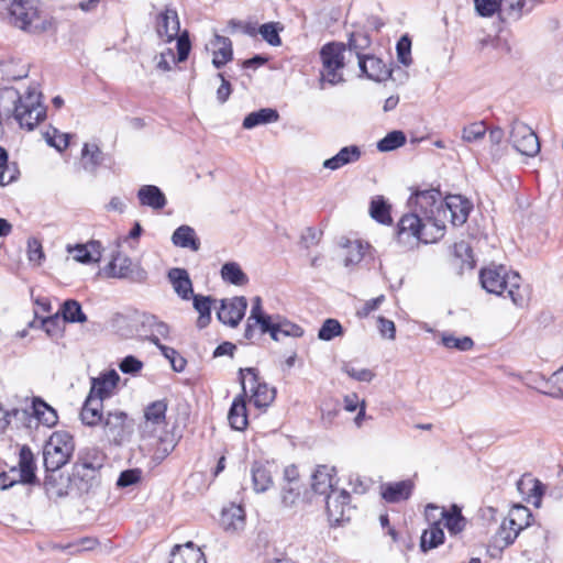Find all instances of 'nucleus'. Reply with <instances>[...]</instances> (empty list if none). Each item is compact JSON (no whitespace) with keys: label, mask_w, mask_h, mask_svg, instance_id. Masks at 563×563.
<instances>
[{"label":"nucleus","mask_w":563,"mask_h":563,"mask_svg":"<svg viewBox=\"0 0 563 563\" xmlns=\"http://www.w3.org/2000/svg\"><path fill=\"white\" fill-rule=\"evenodd\" d=\"M119 379L120 376L114 369L106 372L99 377L92 378L89 395L101 400L109 398L115 389Z\"/></svg>","instance_id":"6ab92c4d"},{"label":"nucleus","mask_w":563,"mask_h":563,"mask_svg":"<svg viewBox=\"0 0 563 563\" xmlns=\"http://www.w3.org/2000/svg\"><path fill=\"white\" fill-rule=\"evenodd\" d=\"M246 308L247 301L243 296L222 299L217 316L223 324L234 328L243 319Z\"/></svg>","instance_id":"4468645a"},{"label":"nucleus","mask_w":563,"mask_h":563,"mask_svg":"<svg viewBox=\"0 0 563 563\" xmlns=\"http://www.w3.org/2000/svg\"><path fill=\"white\" fill-rule=\"evenodd\" d=\"M278 119L279 114L277 110L272 108H263L257 111L249 113L244 118L242 125L244 129L250 130L257 125L277 122Z\"/></svg>","instance_id":"4c0bfd02"},{"label":"nucleus","mask_w":563,"mask_h":563,"mask_svg":"<svg viewBox=\"0 0 563 563\" xmlns=\"http://www.w3.org/2000/svg\"><path fill=\"white\" fill-rule=\"evenodd\" d=\"M167 278L175 292L184 300H188L194 295L192 283L188 272L185 268L174 267L167 273Z\"/></svg>","instance_id":"5701e85b"},{"label":"nucleus","mask_w":563,"mask_h":563,"mask_svg":"<svg viewBox=\"0 0 563 563\" xmlns=\"http://www.w3.org/2000/svg\"><path fill=\"white\" fill-rule=\"evenodd\" d=\"M75 450L71 434L66 431H55L45 442L43 460L46 472H56L68 463Z\"/></svg>","instance_id":"423d86ee"},{"label":"nucleus","mask_w":563,"mask_h":563,"mask_svg":"<svg viewBox=\"0 0 563 563\" xmlns=\"http://www.w3.org/2000/svg\"><path fill=\"white\" fill-rule=\"evenodd\" d=\"M268 323L261 332L268 333L274 341H280L287 336L300 338L303 335V329L300 325L279 314L272 316Z\"/></svg>","instance_id":"2eb2a0df"},{"label":"nucleus","mask_w":563,"mask_h":563,"mask_svg":"<svg viewBox=\"0 0 563 563\" xmlns=\"http://www.w3.org/2000/svg\"><path fill=\"white\" fill-rule=\"evenodd\" d=\"M168 563H206L205 554L194 542L176 544L170 552Z\"/></svg>","instance_id":"4be33fe9"},{"label":"nucleus","mask_w":563,"mask_h":563,"mask_svg":"<svg viewBox=\"0 0 563 563\" xmlns=\"http://www.w3.org/2000/svg\"><path fill=\"white\" fill-rule=\"evenodd\" d=\"M441 344L449 350H456L461 352L471 351L474 347V341L472 338H457L449 332H443L441 334Z\"/></svg>","instance_id":"09e8293b"},{"label":"nucleus","mask_w":563,"mask_h":563,"mask_svg":"<svg viewBox=\"0 0 563 563\" xmlns=\"http://www.w3.org/2000/svg\"><path fill=\"white\" fill-rule=\"evenodd\" d=\"M44 479V488L49 498H62L68 495V483L70 478H65L55 472H47Z\"/></svg>","instance_id":"f704fd0d"},{"label":"nucleus","mask_w":563,"mask_h":563,"mask_svg":"<svg viewBox=\"0 0 563 563\" xmlns=\"http://www.w3.org/2000/svg\"><path fill=\"white\" fill-rule=\"evenodd\" d=\"M301 493L300 484L284 485L282 488V503L285 507H292L297 504Z\"/></svg>","instance_id":"0e129e2a"},{"label":"nucleus","mask_w":563,"mask_h":563,"mask_svg":"<svg viewBox=\"0 0 563 563\" xmlns=\"http://www.w3.org/2000/svg\"><path fill=\"white\" fill-rule=\"evenodd\" d=\"M341 369L349 377L357 382H371L375 374L368 368H356L350 362H343Z\"/></svg>","instance_id":"4d7b16f0"},{"label":"nucleus","mask_w":563,"mask_h":563,"mask_svg":"<svg viewBox=\"0 0 563 563\" xmlns=\"http://www.w3.org/2000/svg\"><path fill=\"white\" fill-rule=\"evenodd\" d=\"M246 387H245V380L242 379V394L236 396L232 405L230 407L229 413H228V420L232 429L236 431H243L249 423L247 420V411H246V402H245V396H246Z\"/></svg>","instance_id":"f3484780"},{"label":"nucleus","mask_w":563,"mask_h":563,"mask_svg":"<svg viewBox=\"0 0 563 563\" xmlns=\"http://www.w3.org/2000/svg\"><path fill=\"white\" fill-rule=\"evenodd\" d=\"M343 334V328L336 319H327L318 331V338L322 341H331Z\"/></svg>","instance_id":"864d4df0"},{"label":"nucleus","mask_w":563,"mask_h":563,"mask_svg":"<svg viewBox=\"0 0 563 563\" xmlns=\"http://www.w3.org/2000/svg\"><path fill=\"white\" fill-rule=\"evenodd\" d=\"M0 15L31 34H41L52 27V22L40 9V0H0Z\"/></svg>","instance_id":"39448f33"},{"label":"nucleus","mask_w":563,"mask_h":563,"mask_svg":"<svg viewBox=\"0 0 563 563\" xmlns=\"http://www.w3.org/2000/svg\"><path fill=\"white\" fill-rule=\"evenodd\" d=\"M397 59L400 64L408 67L412 64L411 57V40L405 34L402 35L396 45Z\"/></svg>","instance_id":"6e6d98bb"},{"label":"nucleus","mask_w":563,"mask_h":563,"mask_svg":"<svg viewBox=\"0 0 563 563\" xmlns=\"http://www.w3.org/2000/svg\"><path fill=\"white\" fill-rule=\"evenodd\" d=\"M405 143L406 135L404 132L391 131L377 143V150L379 152H390L402 146Z\"/></svg>","instance_id":"603ef678"},{"label":"nucleus","mask_w":563,"mask_h":563,"mask_svg":"<svg viewBox=\"0 0 563 563\" xmlns=\"http://www.w3.org/2000/svg\"><path fill=\"white\" fill-rule=\"evenodd\" d=\"M361 156L362 152L357 145L344 146L334 156L325 159L322 166L330 170H338L345 165L356 163Z\"/></svg>","instance_id":"b1692460"},{"label":"nucleus","mask_w":563,"mask_h":563,"mask_svg":"<svg viewBox=\"0 0 563 563\" xmlns=\"http://www.w3.org/2000/svg\"><path fill=\"white\" fill-rule=\"evenodd\" d=\"M102 401L97 397L88 395L80 411V419L84 424L95 427L103 421Z\"/></svg>","instance_id":"c85d7f7f"},{"label":"nucleus","mask_w":563,"mask_h":563,"mask_svg":"<svg viewBox=\"0 0 563 563\" xmlns=\"http://www.w3.org/2000/svg\"><path fill=\"white\" fill-rule=\"evenodd\" d=\"M221 523L225 530L236 531L244 527L245 511L242 506L231 504L221 514Z\"/></svg>","instance_id":"c9c22d12"},{"label":"nucleus","mask_w":563,"mask_h":563,"mask_svg":"<svg viewBox=\"0 0 563 563\" xmlns=\"http://www.w3.org/2000/svg\"><path fill=\"white\" fill-rule=\"evenodd\" d=\"M272 316L263 312L261 297H255L252 302L251 313L249 320L254 321V324H258L261 331L266 328L269 323Z\"/></svg>","instance_id":"13d9d810"},{"label":"nucleus","mask_w":563,"mask_h":563,"mask_svg":"<svg viewBox=\"0 0 563 563\" xmlns=\"http://www.w3.org/2000/svg\"><path fill=\"white\" fill-rule=\"evenodd\" d=\"M35 460L31 449L23 445L19 452V482L24 484L34 483L35 476Z\"/></svg>","instance_id":"c756f323"},{"label":"nucleus","mask_w":563,"mask_h":563,"mask_svg":"<svg viewBox=\"0 0 563 563\" xmlns=\"http://www.w3.org/2000/svg\"><path fill=\"white\" fill-rule=\"evenodd\" d=\"M482 287L489 294L510 298L517 307H525L529 301L530 290L517 272L508 269L505 265L490 264L479 272Z\"/></svg>","instance_id":"20e7f679"},{"label":"nucleus","mask_w":563,"mask_h":563,"mask_svg":"<svg viewBox=\"0 0 563 563\" xmlns=\"http://www.w3.org/2000/svg\"><path fill=\"white\" fill-rule=\"evenodd\" d=\"M441 203L439 189L415 190L408 199L411 212L402 216L398 223L397 242L413 247L419 242L434 243L443 238V222L437 214Z\"/></svg>","instance_id":"f257e3e1"},{"label":"nucleus","mask_w":563,"mask_h":563,"mask_svg":"<svg viewBox=\"0 0 563 563\" xmlns=\"http://www.w3.org/2000/svg\"><path fill=\"white\" fill-rule=\"evenodd\" d=\"M358 66L361 71L374 81H384L391 75L390 69L383 60L372 55L360 56Z\"/></svg>","instance_id":"a211bd4d"},{"label":"nucleus","mask_w":563,"mask_h":563,"mask_svg":"<svg viewBox=\"0 0 563 563\" xmlns=\"http://www.w3.org/2000/svg\"><path fill=\"white\" fill-rule=\"evenodd\" d=\"M272 465L255 462L252 465V482L256 493H264L273 485Z\"/></svg>","instance_id":"473e14b6"},{"label":"nucleus","mask_w":563,"mask_h":563,"mask_svg":"<svg viewBox=\"0 0 563 563\" xmlns=\"http://www.w3.org/2000/svg\"><path fill=\"white\" fill-rule=\"evenodd\" d=\"M27 258L37 266H40L45 258L43 246L35 238H31L27 241Z\"/></svg>","instance_id":"69168bd1"},{"label":"nucleus","mask_w":563,"mask_h":563,"mask_svg":"<svg viewBox=\"0 0 563 563\" xmlns=\"http://www.w3.org/2000/svg\"><path fill=\"white\" fill-rule=\"evenodd\" d=\"M103 162V153L97 144L85 143L81 151V165L85 170L96 173Z\"/></svg>","instance_id":"ea45409f"},{"label":"nucleus","mask_w":563,"mask_h":563,"mask_svg":"<svg viewBox=\"0 0 563 563\" xmlns=\"http://www.w3.org/2000/svg\"><path fill=\"white\" fill-rule=\"evenodd\" d=\"M172 242L175 246L189 249L194 252H197L200 247V241L197 238L195 230L186 224L178 227L174 231Z\"/></svg>","instance_id":"72a5a7b5"},{"label":"nucleus","mask_w":563,"mask_h":563,"mask_svg":"<svg viewBox=\"0 0 563 563\" xmlns=\"http://www.w3.org/2000/svg\"><path fill=\"white\" fill-rule=\"evenodd\" d=\"M371 45V37L363 32L352 33L349 38V47L354 51L357 58L365 56L362 52L368 48Z\"/></svg>","instance_id":"052dcab7"},{"label":"nucleus","mask_w":563,"mask_h":563,"mask_svg":"<svg viewBox=\"0 0 563 563\" xmlns=\"http://www.w3.org/2000/svg\"><path fill=\"white\" fill-rule=\"evenodd\" d=\"M509 140L514 148L526 156H536L540 152V142L533 130L526 123L515 120L511 123Z\"/></svg>","instance_id":"9d476101"},{"label":"nucleus","mask_w":563,"mask_h":563,"mask_svg":"<svg viewBox=\"0 0 563 563\" xmlns=\"http://www.w3.org/2000/svg\"><path fill=\"white\" fill-rule=\"evenodd\" d=\"M221 278L235 286H244L247 284V275L242 271L240 264L236 262L224 263L221 267Z\"/></svg>","instance_id":"37998d69"},{"label":"nucleus","mask_w":563,"mask_h":563,"mask_svg":"<svg viewBox=\"0 0 563 563\" xmlns=\"http://www.w3.org/2000/svg\"><path fill=\"white\" fill-rule=\"evenodd\" d=\"M45 140L48 145L55 147L58 152L66 150L69 145V135L60 133L56 129H53L51 132H46Z\"/></svg>","instance_id":"680f3d73"},{"label":"nucleus","mask_w":563,"mask_h":563,"mask_svg":"<svg viewBox=\"0 0 563 563\" xmlns=\"http://www.w3.org/2000/svg\"><path fill=\"white\" fill-rule=\"evenodd\" d=\"M60 312L65 322L84 323L87 321V317L82 312L81 306L77 300H66L60 308Z\"/></svg>","instance_id":"de8ad7c7"},{"label":"nucleus","mask_w":563,"mask_h":563,"mask_svg":"<svg viewBox=\"0 0 563 563\" xmlns=\"http://www.w3.org/2000/svg\"><path fill=\"white\" fill-rule=\"evenodd\" d=\"M472 207L471 201L461 195H449L444 200L442 199L441 207H439L437 214L442 219L443 233L445 232L448 220H450L454 227L464 224Z\"/></svg>","instance_id":"6e6552de"},{"label":"nucleus","mask_w":563,"mask_h":563,"mask_svg":"<svg viewBox=\"0 0 563 563\" xmlns=\"http://www.w3.org/2000/svg\"><path fill=\"white\" fill-rule=\"evenodd\" d=\"M413 482L405 479L394 483H384L380 485V496L389 504H397L409 499L413 490Z\"/></svg>","instance_id":"dca6fc26"},{"label":"nucleus","mask_w":563,"mask_h":563,"mask_svg":"<svg viewBox=\"0 0 563 563\" xmlns=\"http://www.w3.org/2000/svg\"><path fill=\"white\" fill-rule=\"evenodd\" d=\"M176 38H177V53H178L177 60L184 62L187 59L189 52H190V47H191L188 32L185 31L184 33L178 35Z\"/></svg>","instance_id":"774afa93"},{"label":"nucleus","mask_w":563,"mask_h":563,"mask_svg":"<svg viewBox=\"0 0 563 563\" xmlns=\"http://www.w3.org/2000/svg\"><path fill=\"white\" fill-rule=\"evenodd\" d=\"M70 482L77 487L81 494H88L100 483V471L95 467L90 470H74Z\"/></svg>","instance_id":"cd10ccee"},{"label":"nucleus","mask_w":563,"mask_h":563,"mask_svg":"<svg viewBox=\"0 0 563 563\" xmlns=\"http://www.w3.org/2000/svg\"><path fill=\"white\" fill-rule=\"evenodd\" d=\"M278 23H265L260 27V34L272 46H279L282 40L279 37Z\"/></svg>","instance_id":"e2e57ef3"},{"label":"nucleus","mask_w":563,"mask_h":563,"mask_svg":"<svg viewBox=\"0 0 563 563\" xmlns=\"http://www.w3.org/2000/svg\"><path fill=\"white\" fill-rule=\"evenodd\" d=\"M212 48V64L216 68H221L232 59V43L229 37L216 34L210 42Z\"/></svg>","instance_id":"bb28decb"},{"label":"nucleus","mask_w":563,"mask_h":563,"mask_svg":"<svg viewBox=\"0 0 563 563\" xmlns=\"http://www.w3.org/2000/svg\"><path fill=\"white\" fill-rule=\"evenodd\" d=\"M69 254H73L74 261L81 264L98 263L101 260V244L99 241H90L87 244L67 245Z\"/></svg>","instance_id":"aec40b11"},{"label":"nucleus","mask_w":563,"mask_h":563,"mask_svg":"<svg viewBox=\"0 0 563 563\" xmlns=\"http://www.w3.org/2000/svg\"><path fill=\"white\" fill-rule=\"evenodd\" d=\"M101 466L102 457L96 450H91L85 453H80L73 468L88 471L91 467H95L96 471H100Z\"/></svg>","instance_id":"3c124183"},{"label":"nucleus","mask_w":563,"mask_h":563,"mask_svg":"<svg viewBox=\"0 0 563 563\" xmlns=\"http://www.w3.org/2000/svg\"><path fill=\"white\" fill-rule=\"evenodd\" d=\"M167 401L155 400L144 408V419L140 423L141 449L162 462L177 445L175 435L166 430Z\"/></svg>","instance_id":"f03ea898"},{"label":"nucleus","mask_w":563,"mask_h":563,"mask_svg":"<svg viewBox=\"0 0 563 563\" xmlns=\"http://www.w3.org/2000/svg\"><path fill=\"white\" fill-rule=\"evenodd\" d=\"M517 488L526 501L531 503L536 507H540L545 487L538 478L523 475L518 481Z\"/></svg>","instance_id":"412c9836"},{"label":"nucleus","mask_w":563,"mask_h":563,"mask_svg":"<svg viewBox=\"0 0 563 563\" xmlns=\"http://www.w3.org/2000/svg\"><path fill=\"white\" fill-rule=\"evenodd\" d=\"M32 409L34 416L41 423L47 427H54L57 423L58 416L56 410L41 398L33 399Z\"/></svg>","instance_id":"79ce46f5"},{"label":"nucleus","mask_w":563,"mask_h":563,"mask_svg":"<svg viewBox=\"0 0 563 563\" xmlns=\"http://www.w3.org/2000/svg\"><path fill=\"white\" fill-rule=\"evenodd\" d=\"M27 66L21 64L14 57H4L0 59V74L8 80H18L27 76Z\"/></svg>","instance_id":"58836bf2"},{"label":"nucleus","mask_w":563,"mask_h":563,"mask_svg":"<svg viewBox=\"0 0 563 563\" xmlns=\"http://www.w3.org/2000/svg\"><path fill=\"white\" fill-rule=\"evenodd\" d=\"M180 22L175 10L167 9L158 18L157 33L165 37L166 42H172L179 35Z\"/></svg>","instance_id":"393cba45"},{"label":"nucleus","mask_w":563,"mask_h":563,"mask_svg":"<svg viewBox=\"0 0 563 563\" xmlns=\"http://www.w3.org/2000/svg\"><path fill=\"white\" fill-rule=\"evenodd\" d=\"M476 13L482 18H492L496 12L501 15L499 0H474Z\"/></svg>","instance_id":"bf43d9fd"},{"label":"nucleus","mask_w":563,"mask_h":563,"mask_svg":"<svg viewBox=\"0 0 563 563\" xmlns=\"http://www.w3.org/2000/svg\"><path fill=\"white\" fill-rule=\"evenodd\" d=\"M367 247L368 244H364L362 241H347L346 244L343 245L344 265L346 267L357 265L363 260Z\"/></svg>","instance_id":"c03bdc74"},{"label":"nucleus","mask_w":563,"mask_h":563,"mask_svg":"<svg viewBox=\"0 0 563 563\" xmlns=\"http://www.w3.org/2000/svg\"><path fill=\"white\" fill-rule=\"evenodd\" d=\"M106 271L109 277L129 279L133 283H144L147 279L144 268L120 254L113 256Z\"/></svg>","instance_id":"9b49d317"},{"label":"nucleus","mask_w":563,"mask_h":563,"mask_svg":"<svg viewBox=\"0 0 563 563\" xmlns=\"http://www.w3.org/2000/svg\"><path fill=\"white\" fill-rule=\"evenodd\" d=\"M487 128L484 121L473 122L462 130V140L466 143L477 142L484 139Z\"/></svg>","instance_id":"5fc2aeb1"},{"label":"nucleus","mask_w":563,"mask_h":563,"mask_svg":"<svg viewBox=\"0 0 563 563\" xmlns=\"http://www.w3.org/2000/svg\"><path fill=\"white\" fill-rule=\"evenodd\" d=\"M522 529H517L515 525L509 523V518H505L501 522L496 536L495 542L501 548L508 547L515 542Z\"/></svg>","instance_id":"49530a36"},{"label":"nucleus","mask_w":563,"mask_h":563,"mask_svg":"<svg viewBox=\"0 0 563 563\" xmlns=\"http://www.w3.org/2000/svg\"><path fill=\"white\" fill-rule=\"evenodd\" d=\"M444 541V532L439 521L432 522L430 528L424 530L420 539V549L422 552L432 550Z\"/></svg>","instance_id":"a19ab883"},{"label":"nucleus","mask_w":563,"mask_h":563,"mask_svg":"<svg viewBox=\"0 0 563 563\" xmlns=\"http://www.w3.org/2000/svg\"><path fill=\"white\" fill-rule=\"evenodd\" d=\"M440 518L444 520V526L452 536L462 532L466 526V519L457 505H452L450 509L441 510Z\"/></svg>","instance_id":"e433bc0d"},{"label":"nucleus","mask_w":563,"mask_h":563,"mask_svg":"<svg viewBox=\"0 0 563 563\" xmlns=\"http://www.w3.org/2000/svg\"><path fill=\"white\" fill-rule=\"evenodd\" d=\"M507 517L509 518L510 525H515L517 527V529H522V530L530 526L531 519H532V515H531L529 508H527L522 505L514 506L510 509Z\"/></svg>","instance_id":"8fccbe9b"},{"label":"nucleus","mask_w":563,"mask_h":563,"mask_svg":"<svg viewBox=\"0 0 563 563\" xmlns=\"http://www.w3.org/2000/svg\"><path fill=\"white\" fill-rule=\"evenodd\" d=\"M102 422L103 432L110 442L120 445L128 439L130 428L125 412L120 410L109 411Z\"/></svg>","instance_id":"ddd939ff"},{"label":"nucleus","mask_w":563,"mask_h":563,"mask_svg":"<svg viewBox=\"0 0 563 563\" xmlns=\"http://www.w3.org/2000/svg\"><path fill=\"white\" fill-rule=\"evenodd\" d=\"M345 46L342 43H328L320 51L322 68L320 70V82L323 85H338L344 81L343 69L345 67Z\"/></svg>","instance_id":"0eeeda50"},{"label":"nucleus","mask_w":563,"mask_h":563,"mask_svg":"<svg viewBox=\"0 0 563 563\" xmlns=\"http://www.w3.org/2000/svg\"><path fill=\"white\" fill-rule=\"evenodd\" d=\"M334 486V467L319 465L312 474L311 487L314 493L328 495L331 490H335Z\"/></svg>","instance_id":"a878e982"},{"label":"nucleus","mask_w":563,"mask_h":563,"mask_svg":"<svg viewBox=\"0 0 563 563\" xmlns=\"http://www.w3.org/2000/svg\"><path fill=\"white\" fill-rule=\"evenodd\" d=\"M137 198L142 206L150 207L154 210H161L167 203L164 192L154 185H143L137 191Z\"/></svg>","instance_id":"7c9ffc66"},{"label":"nucleus","mask_w":563,"mask_h":563,"mask_svg":"<svg viewBox=\"0 0 563 563\" xmlns=\"http://www.w3.org/2000/svg\"><path fill=\"white\" fill-rule=\"evenodd\" d=\"M327 514L332 525H341L351 518V496L345 489L331 490L327 495Z\"/></svg>","instance_id":"f8f14e48"},{"label":"nucleus","mask_w":563,"mask_h":563,"mask_svg":"<svg viewBox=\"0 0 563 563\" xmlns=\"http://www.w3.org/2000/svg\"><path fill=\"white\" fill-rule=\"evenodd\" d=\"M537 0H499L501 16L510 20H519L525 13L530 12Z\"/></svg>","instance_id":"2f4dec72"},{"label":"nucleus","mask_w":563,"mask_h":563,"mask_svg":"<svg viewBox=\"0 0 563 563\" xmlns=\"http://www.w3.org/2000/svg\"><path fill=\"white\" fill-rule=\"evenodd\" d=\"M20 172L18 166L13 164H8L0 167V186L4 187L7 185L12 184L19 178Z\"/></svg>","instance_id":"338daca9"},{"label":"nucleus","mask_w":563,"mask_h":563,"mask_svg":"<svg viewBox=\"0 0 563 563\" xmlns=\"http://www.w3.org/2000/svg\"><path fill=\"white\" fill-rule=\"evenodd\" d=\"M369 214L374 220L382 224H390L393 221L390 216V205L387 203L383 196H376L372 199Z\"/></svg>","instance_id":"a18cd8bd"},{"label":"nucleus","mask_w":563,"mask_h":563,"mask_svg":"<svg viewBox=\"0 0 563 563\" xmlns=\"http://www.w3.org/2000/svg\"><path fill=\"white\" fill-rule=\"evenodd\" d=\"M241 380L244 378L245 387L250 386V400L257 408H267L276 397V389L261 382L256 369L252 367L240 369Z\"/></svg>","instance_id":"1a4fd4ad"},{"label":"nucleus","mask_w":563,"mask_h":563,"mask_svg":"<svg viewBox=\"0 0 563 563\" xmlns=\"http://www.w3.org/2000/svg\"><path fill=\"white\" fill-rule=\"evenodd\" d=\"M41 98L35 86L29 87L23 95L13 87H5L0 90V108L12 112L21 128L33 130L46 115Z\"/></svg>","instance_id":"7ed1b4c3"}]
</instances>
